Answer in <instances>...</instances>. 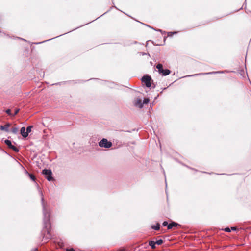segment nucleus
I'll list each match as a JSON object with an SVG mask.
<instances>
[{"instance_id": "22", "label": "nucleus", "mask_w": 251, "mask_h": 251, "mask_svg": "<svg viewBox=\"0 0 251 251\" xmlns=\"http://www.w3.org/2000/svg\"><path fill=\"white\" fill-rule=\"evenodd\" d=\"M19 109H16L14 113L13 114V116H14L15 115H16L19 112Z\"/></svg>"}, {"instance_id": "16", "label": "nucleus", "mask_w": 251, "mask_h": 251, "mask_svg": "<svg viewBox=\"0 0 251 251\" xmlns=\"http://www.w3.org/2000/svg\"><path fill=\"white\" fill-rule=\"evenodd\" d=\"M33 126H30L26 128V130L27 133H28V134L31 131V129L33 128Z\"/></svg>"}, {"instance_id": "27", "label": "nucleus", "mask_w": 251, "mask_h": 251, "mask_svg": "<svg viewBox=\"0 0 251 251\" xmlns=\"http://www.w3.org/2000/svg\"><path fill=\"white\" fill-rule=\"evenodd\" d=\"M119 251H125V250H120Z\"/></svg>"}, {"instance_id": "6", "label": "nucleus", "mask_w": 251, "mask_h": 251, "mask_svg": "<svg viewBox=\"0 0 251 251\" xmlns=\"http://www.w3.org/2000/svg\"><path fill=\"white\" fill-rule=\"evenodd\" d=\"M224 72L223 71H216V72H209L206 73H201L198 74H195L192 75H189L188 76H192L195 75H208V74H219V73H223Z\"/></svg>"}, {"instance_id": "8", "label": "nucleus", "mask_w": 251, "mask_h": 251, "mask_svg": "<svg viewBox=\"0 0 251 251\" xmlns=\"http://www.w3.org/2000/svg\"><path fill=\"white\" fill-rule=\"evenodd\" d=\"M178 226H180V225L175 222H172L171 223L168 225L167 228L168 229H171L173 227H176Z\"/></svg>"}, {"instance_id": "19", "label": "nucleus", "mask_w": 251, "mask_h": 251, "mask_svg": "<svg viewBox=\"0 0 251 251\" xmlns=\"http://www.w3.org/2000/svg\"><path fill=\"white\" fill-rule=\"evenodd\" d=\"M29 177H30V179L31 180H32L33 181H35V176L33 175H32V174H29Z\"/></svg>"}, {"instance_id": "25", "label": "nucleus", "mask_w": 251, "mask_h": 251, "mask_svg": "<svg viewBox=\"0 0 251 251\" xmlns=\"http://www.w3.org/2000/svg\"><path fill=\"white\" fill-rule=\"evenodd\" d=\"M37 248H34L31 251H37Z\"/></svg>"}, {"instance_id": "17", "label": "nucleus", "mask_w": 251, "mask_h": 251, "mask_svg": "<svg viewBox=\"0 0 251 251\" xmlns=\"http://www.w3.org/2000/svg\"><path fill=\"white\" fill-rule=\"evenodd\" d=\"M163 241L162 239H159L155 241L156 244L158 245H161L163 243Z\"/></svg>"}, {"instance_id": "10", "label": "nucleus", "mask_w": 251, "mask_h": 251, "mask_svg": "<svg viewBox=\"0 0 251 251\" xmlns=\"http://www.w3.org/2000/svg\"><path fill=\"white\" fill-rule=\"evenodd\" d=\"M171 72L168 69H165L162 70V72H160V74H161L162 75L164 76H166L170 74Z\"/></svg>"}, {"instance_id": "15", "label": "nucleus", "mask_w": 251, "mask_h": 251, "mask_svg": "<svg viewBox=\"0 0 251 251\" xmlns=\"http://www.w3.org/2000/svg\"><path fill=\"white\" fill-rule=\"evenodd\" d=\"M19 131V128L17 127H14L12 128L11 132L14 134H16Z\"/></svg>"}, {"instance_id": "11", "label": "nucleus", "mask_w": 251, "mask_h": 251, "mask_svg": "<svg viewBox=\"0 0 251 251\" xmlns=\"http://www.w3.org/2000/svg\"><path fill=\"white\" fill-rule=\"evenodd\" d=\"M135 105L139 108H142L143 107V104L142 103L141 100L140 99H138L137 100Z\"/></svg>"}, {"instance_id": "1", "label": "nucleus", "mask_w": 251, "mask_h": 251, "mask_svg": "<svg viewBox=\"0 0 251 251\" xmlns=\"http://www.w3.org/2000/svg\"><path fill=\"white\" fill-rule=\"evenodd\" d=\"M40 193L41 195V201H42V205L43 207V212L44 215V228L47 229V235L46 236L47 239L50 238L51 235L50 232V230L49 228L50 227V212L49 210H47L46 208L45 204L44 201V198L43 194L41 191H40Z\"/></svg>"}, {"instance_id": "3", "label": "nucleus", "mask_w": 251, "mask_h": 251, "mask_svg": "<svg viewBox=\"0 0 251 251\" xmlns=\"http://www.w3.org/2000/svg\"><path fill=\"white\" fill-rule=\"evenodd\" d=\"M42 173L45 175V177L47 179L50 181L52 180V172L50 169H44L42 171Z\"/></svg>"}, {"instance_id": "20", "label": "nucleus", "mask_w": 251, "mask_h": 251, "mask_svg": "<svg viewBox=\"0 0 251 251\" xmlns=\"http://www.w3.org/2000/svg\"><path fill=\"white\" fill-rule=\"evenodd\" d=\"M6 113L10 116H13V114L11 112V110L9 109H8L6 110Z\"/></svg>"}, {"instance_id": "18", "label": "nucleus", "mask_w": 251, "mask_h": 251, "mask_svg": "<svg viewBox=\"0 0 251 251\" xmlns=\"http://www.w3.org/2000/svg\"><path fill=\"white\" fill-rule=\"evenodd\" d=\"M149 101V99L148 98H145L143 100V105L144 104H147Z\"/></svg>"}, {"instance_id": "2", "label": "nucleus", "mask_w": 251, "mask_h": 251, "mask_svg": "<svg viewBox=\"0 0 251 251\" xmlns=\"http://www.w3.org/2000/svg\"><path fill=\"white\" fill-rule=\"evenodd\" d=\"M112 143L107 140L105 138H103L99 143V145L100 147H103L105 148H109L112 146Z\"/></svg>"}, {"instance_id": "4", "label": "nucleus", "mask_w": 251, "mask_h": 251, "mask_svg": "<svg viewBox=\"0 0 251 251\" xmlns=\"http://www.w3.org/2000/svg\"><path fill=\"white\" fill-rule=\"evenodd\" d=\"M151 77L148 75H145L142 78V81L144 83L146 87L149 88L151 86Z\"/></svg>"}, {"instance_id": "23", "label": "nucleus", "mask_w": 251, "mask_h": 251, "mask_svg": "<svg viewBox=\"0 0 251 251\" xmlns=\"http://www.w3.org/2000/svg\"><path fill=\"white\" fill-rule=\"evenodd\" d=\"M162 225L163 226H168V222L167 221H164L163 224H162Z\"/></svg>"}, {"instance_id": "5", "label": "nucleus", "mask_w": 251, "mask_h": 251, "mask_svg": "<svg viewBox=\"0 0 251 251\" xmlns=\"http://www.w3.org/2000/svg\"><path fill=\"white\" fill-rule=\"evenodd\" d=\"M4 143L9 148L13 150L15 152H18L19 151V149L17 147L12 144V143L10 140L7 139L5 140Z\"/></svg>"}, {"instance_id": "13", "label": "nucleus", "mask_w": 251, "mask_h": 251, "mask_svg": "<svg viewBox=\"0 0 251 251\" xmlns=\"http://www.w3.org/2000/svg\"><path fill=\"white\" fill-rule=\"evenodd\" d=\"M156 68L158 69V72L160 74V72H162L163 69V66L161 64H158L156 65Z\"/></svg>"}, {"instance_id": "12", "label": "nucleus", "mask_w": 251, "mask_h": 251, "mask_svg": "<svg viewBox=\"0 0 251 251\" xmlns=\"http://www.w3.org/2000/svg\"><path fill=\"white\" fill-rule=\"evenodd\" d=\"M151 227L155 230H158L160 229V224L157 223L155 225H152Z\"/></svg>"}, {"instance_id": "21", "label": "nucleus", "mask_w": 251, "mask_h": 251, "mask_svg": "<svg viewBox=\"0 0 251 251\" xmlns=\"http://www.w3.org/2000/svg\"><path fill=\"white\" fill-rule=\"evenodd\" d=\"M224 230L226 232H230L231 231L230 229L229 228H228V227L225 228Z\"/></svg>"}, {"instance_id": "9", "label": "nucleus", "mask_w": 251, "mask_h": 251, "mask_svg": "<svg viewBox=\"0 0 251 251\" xmlns=\"http://www.w3.org/2000/svg\"><path fill=\"white\" fill-rule=\"evenodd\" d=\"M10 125L8 123L6 125H4L3 126H0V129H1V130H4L6 132H8V128L9 127H10Z\"/></svg>"}, {"instance_id": "7", "label": "nucleus", "mask_w": 251, "mask_h": 251, "mask_svg": "<svg viewBox=\"0 0 251 251\" xmlns=\"http://www.w3.org/2000/svg\"><path fill=\"white\" fill-rule=\"evenodd\" d=\"M20 132L24 138H26L28 136V133H27L26 128L25 127H22L21 128Z\"/></svg>"}, {"instance_id": "24", "label": "nucleus", "mask_w": 251, "mask_h": 251, "mask_svg": "<svg viewBox=\"0 0 251 251\" xmlns=\"http://www.w3.org/2000/svg\"><path fill=\"white\" fill-rule=\"evenodd\" d=\"M66 251H75V250L73 248H67L66 249Z\"/></svg>"}, {"instance_id": "14", "label": "nucleus", "mask_w": 251, "mask_h": 251, "mask_svg": "<svg viewBox=\"0 0 251 251\" xmlns=\"http://www.w3.org/2000/svg\"><path fill=\"white\" fill-rule=\"evenodd\" d=\"M149 244L150 246H151L152 249H155L156 248V243L153 241H150L149 243Z\"/></svg>"}, {"instance_id": "26", "label": "nucleus", "mask_w": 251, "mask_h": 251, "mask_svg": "<svg viewBox=\"0 0 251 251\" xmlns=\"http://www.w3.org/2000/svg\"><path fill=\"white\" fill-rule=\"evenodd\" d=\"M231 229H232V230H236V228H235V227H231Z\"/></svg>"}]
</instances>
